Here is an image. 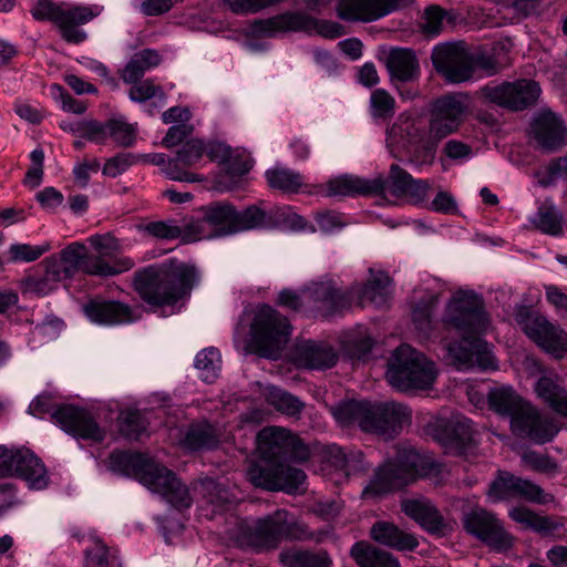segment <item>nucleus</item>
<instances>
[{"label": "nucleus", "mask_w": 567, "mask_h": 567, "mask_svg": "<svg viewBox=\"0 0 567 567\" xmlns=\"http://www.w3.org/2000/svg\"><path fill=\"white\" fill-rule=\"evenodd\" d=\"M231 12L241 13H257L266 8L276 6L284 0H223Z\"/></svg>", "instance_id": "nucleus-62"}, {"label": "nucleus", "mask_w": 567, "mask_h": 567, "mask_svg": "<svg viewBox=\"0 0 567 567\" xmlns=\"http://www.w3.org/2000/svg\"><path fill=\"white\" fill-rule=\"evenodd\" d=\"M401 508L406 516L415 520L431 534H444L446 524L439 509L426 498L405 499Z\"/></svg>", "instance_id": "nucleus-33"}, {"label": "nucleus", "mask_w": 567, "mask_h": 567, "mask_svg": "<svg viewBox=\"0 0 567 567\" xmlns=\"http://www.w3.org/2000/svg\"><path fill=\"white\" fill-rule=\"evenodd\" d=\"M146 427L147 422L140 411H126L118 417V431L127 440H138Z\"/></svg>", "instance_id": "nucleus-52"}, {"label": "nucleus", "mask_w": 567, "mask_h": 567, "mask_svg": "<svg viewBox=\"0 0 567 567\" xmlns=\"http://www.w3.org/2000/svg\"><path fill=\"white\" fill-rule=\"evenodd\" d=\"M267 225L266 213L256 206L238 212L227 202H214L196 210L186 224L185 238L195 241L212 239Z\"/></svg>", "instance_id": "nucleus-5"}, {"label": "nucleus", "mask_w": 567, "mask_h": 567, "mask_svg": "<svg viewBox=\"0 0 567 567\" xmlns=\"http://www.w3.org/2000/svg\"><path fill=\"white\" fill-rule=\"evenodd\" d=\"M199 494L216 509H224L233 502L231 493L214 478L205 477L199 481Z\"/></svg>", "instance_id": "nucleus-47"}, {"label": "nucleus", "mask_w": 567, "mask_h": 567, "mask_svg": "<svg viewBox=\"0 0 567 567\" xmlns=\"http://www.w3.org/2000/svg\"><path fill=\"white\" fill-rule=\"evenodd\" d=\"M509 517L543 537L563 538L567 532L566 524L561 518L538 515L523 506L512 508Z\"/></svg>", "instance_id": "nucleus-30"}, {"label": "nucleus", "mask_w": 567, "mask_h": 567, "mask_svg": "<svg viewBox=\"0 0 567 567\" xmlns=\"http://www.w3.org/2000/svg\"><path fill=\"white\" fill-rule=\"evenodd\" d=\"M154 493H158L172 506L182 509L192 505L188 488L166 466L156 463L153 458L140 481Z\"/></svg>", "instance_id": "nucleus-21"}, {"label": "nucleus", "mask_w": 567, "mask_h": 567, "mask_svg": "<svg viewBox=\"0 0 567 567\" xmlns=\"http://www.w3.org/2000/svg\"><path fill=\"white\" fill-rule=\"evenodd\" d=\"M328 535L326 529L311 530L305 522L284 508L262 517L239 519L233 530L238 546L257 553L274 550L284 540L320 544Z\"/></svg>", "instance_id": "nucleus-2"}, {"label": "nucleus", "mask_w": 567, "mask_h": 567, "mask_svg": "<svg viewBox=\"0 0 567 567\" xmlns=\"http://www.w3.org/2000/svg\"><path fill=\"white\" fill-rule=\"evenodd\" d=\"M0 473L25 481L30 488L43 489L49 476L43 462L28 447L0 445Z\"/></svg>", "instance_id": "nucleus-17"}, {"label": "nucleus", "mask_w": 567, "mask_h": 567, "mask_svg": "<svg viewBox=\"0 0 567 567\" xmlns=\"http://www.w3.org/2000/svg\"><path fill=\"white\" fill-rule=\"evenodd\" d=\"M400 0H339L337 16L347 22H373L391 13Z\"/></svg>", "instance_id": "nucleus-26"}, {"label": "nucleus", "mask_w": 567, "mask_h": 567, "mask_svg": "<svg viewBox=\"0 0 567 567\" xmlns=\"http://www.w3.org/2000/svg\"><path fill=\"white\" fill-rule=\"evenodd\" d=\"M205 155V141L200 138L187 140L176 152L174 158H169L165 167V174L169 179L194 183L200 181L199 176L188 169L195 167Z\"/></svg>", "instance_id": "nucleus-27"}, {"label": "nucleus", "mask_w": 567, "mask_h": 567, "mask_svg": "<svg viewBox=\"0 0 567 567\" xmlns=\"http://www.w3.org/2000/svg\"><path fill=\"white\" fill-rule=\"evenodd\" d=\"M431 60L436 72L447 83L460 84L473 79L472 53L462 41L434 47Z\"/></svg>", "instance_id": "nucleus-18"}, {"label": "nucleus", "mask_w": 567, "mask_h": 567, "mask_svg": "<svg viewBox=\"0 0 567 567\" xmlns=\"http://www.w3.org/2000/svg\"><path fill=\"white\" fill-rule=\"evenodd\" d=\"M532 134L538 146L546 152H555L567 143V127L550 111H544L534 118Z\"/></svg>", "instance_id": "nucleus-28"}, {"label": "nucleus", "mask_w": 567, "mask_h": 567, "mask_svg": "<svg viewBox=\"0 0 567 567\" xmlns=\"http://www.w3.org/2000/svg\"><path fill=\"white\" fill-rule=\"evenodd\" d=\"M30 158L32 165L27 171L23 182L30 188H37L42 183L44 152L41 148H35L31 152Z\"/></svg>", "instance_id": "nucleus-63"}, {"label": "nucleus", "mask_w": 567, "mask_h": 567, "mask_svg": "<svg viewBox=\"0 0 567 567\" xmlns=\"http://www.w3.org/2000/svg\"><path fill=\"white\" fill-rule=\"evenodd\" d=\"M437 303L439 295L435 292L424 291L419 297L415 296L412 306V319L416 329L421 332L426 333L431 330L432 318Z\"/></svg>", "instance_id": "nucleus-43"}, {"label": "nucleus", "mask_w": 567, "mask_h": 567, "mask_svg": "<svg viewBox=\"0 0 567 567\" xmlns=\"http://www.w3.org/2000/svg\"><path fill=\"white\" fill-rule=\"evenodd\" d=\"M137 131L136 124H130L118 118L109 120V137L120 146H133L136 141Z\"/></svg>", "instance_id": "nucleus-53"}, {"label": "nucleus", "mask_w": 567, "mask_h": 567, "mask_svg": "<svg viewBox=\"0 0 567 567\" xmlns=\"http://www.w3.org/2000/svg\"><path fill=\"white\" fill-rule=\"evenodd\" d=\"M535 392L555 413L567 419V389L558 375H542L535 384Z\"/></svg>", "instance_id": "nucleus-36"}, {"label": "nucleus", "mask_w": 567, "mask_h": 567, "mask_svg": "<svg viewBox=\"0 0 567 567\" xmlns=\"http://www.w3.org/2000/svg\"><path fill=\"white\" fill-rule=\"evenodd\" d=\"M370 112L372 117L386 120L395 112L394 97L383 89H377L370 96Z\"/></svg>", "instance_id": "nucleus-55"}, {"label": "nucleus", "mask_w": 567, "mask_h": 567, "mask_svg": "<svg viewBox=\"0 0 567 567\" xmlns=\"http://www.w3.org/2000/svg\"><path fill=\"white\" fill-rule=\"evenodd\" d=\"M32 17L38 21L53 22L61 37L69 43L79 44L86 39L80 25L91 21L95 13L87 7L66 8L51 0H39L31 9Z\"/></svg>", "instance_id": "nucleus-13"}, {"label": "nucleus", "mask_w": 567, "mask_h": 567, "mask_svg": "<svg viewBox=\"0 0 567 567\" xmlns=\"http://www.w3.org/2000/svg\"><path fill=\"white\" fill-rule=\"evenodd\" d=\"M350 557L359 567H401L393 554L365 540L355 542L352 545Z\"/></svg>", "instance_id": "nucleus-37"}, {"label": "nucleus", "mask_w": 567, "mask_h": 567, "mask_svg": "<svg viewBox=\"0 0 567 567\" xmlns=\"http://www.w3.org/2000/svg\"><path fill=\"white\" fill-rule=\"evenodd\" d=\"M198 281L194 266L177 259L140 268L134 272L133 287L150 306H174L188 297Z\"/></svg>", "instance_id": "nucleus-3"}, {"label": "nucleus", "mask_w": 567, "mask_h": 567, "mask_svg": "<svg viewBox=\"0 0 567 567\" xmlns=\"http://www.w3.org/2000/svg\"><path fill=\"white\" fill-rule=\"evenodd\" d=\"M436 377L434 362L405 343L393 351L388 362L386 380L402 392L430 389Z\"/></svg>", "instance_id": "nucleus-8"}, {"label": "nucleus", "mask_w": 567, "mask_h": 567, "mask_svg": "<svg viewBox=\"0 0 567 567\" xmlns=\"http://www.w3.org/2000/svg\"><path fill=\"white\" fill-rule=\"evenodd\" d=\"M339 355L334 348L324 342L306 341L295 351L296 363L309 370H326L334 367Z\"/></svg>", "instance_id": "nucleus-31"}, {"label": "nucleus", "mask_w": 567, "mask_h": 567, "mask_svg": "<svg viewBox=\"0 0 567 567\" xmlns=\"http://www.w3.org/2000/svg\"><path fill=\"white\" fill-rule=\"evenodd\" d=\"M279 559L285 567H332L333 561L324 549H289L280 553Z\"/></svg>", "instance_id": "nucleus-41"}, {"label": "nucleus", "mask_w": 567, "mask_h": 567, "mask_svg": "<svg viewBox=\"0 0 567 567\" xmlns=\"http://www.w3.org/2000/svg\"><path fill=\"white\" fill-rule=\"evenodd\" d=\"M82 310L91 322L100 326L128 324L137 319L130 305L102 297L90 299Z\"/></svg>", "instance_id": "nucleus-25"}, {"label": "nucleus", "mask_w": 567, "mask_h": 567, "mask_svg": "<svg viewBox=\"0 0 567 567\" xmlns=\"http://www.w3.org/2000/svg\"><path fill=\"white\" fill-rule=\"evenodd\" d=\"M522 460L533 470L539 473L554 475L558 472L557 462L547 454L536 451H528L523 454Z\"/></svg>", "instance_id": "nucleus-61"}, {"label": "nucleus", "mask_w": 567, "mask_h": 567, "mask_svg": "<svg viewBox=\"0 0 567 567\" xmlns=\"http://www.w3.org/2000/svg\"><path fill=\"white\" fill-rule=\"evenodd\" d=\"M466 107V95L462 93H449L432 102L429 123L439 142L458 131Z\"/></svg>", "instance_id": "nucleus-22"}, {"label": "nucleus", "mask_w": 567, "mask_h": 567, "mask_svg": "<svg viewBox=\"0 0 567 567\" xmlns=\"http://www.w3.org/2000/svg\"><path fill=\"white\" fill-rule=\"evenodd\" d=\"M84 567H122L117 550L110 548L100 538H94L84 551Z\"/></svg>", "instance_id": "nucleus-44"}, {"label": "nucleus", "mask_w": 567, "mask_h": 567, "mask_svg": "<svg viewBox=\"0 0 567 567\" xmlns=\"http://www.w3.org/2000/svg\"><path fill=\"white\" fill-rule=\"evenodd\" d=\"M464 527L485 544L497 549L512 546V537L505 532L501 522L489 512L475 508L464 517Z\"/></svg>", "instance_id": "nucleus-24"}, {"label": "nucleus", "mask_w": 567, "mask_h": 567, "mask_svg": "<svg viewBox=\"0 0 567 567\" xmlns=\"http://www.w3.org/2000/svg\"><path fill=\"white\" fill-rule=\"evenodd\" d=\"M334 416L344 425L355 422L364 432L393 436L402 424L410 420L411 411L396 402L372 405L367 402L350 401L339 405Z\"/></svg>", "instance_id": "nucleus-7"}, {"label": "nucleus", "mask_w": 567, "mask_h": 567, "mask_svg": "<svg viewBox=\"0 0 567 567\" xmlns=\"http://www.w3.org/2000/svg\"><path fill=\"white\" fill-rule=\"evenodd\" d=\"M29 412L38 417L50 414L62 430L75 437L96 443L102 442L105 437V431L87 410L72 404L55 406L50 394L38 395L30 403Z\"/></svg>", "instance_id": "nucleus-9"}, {"label": "nucleus", "mask_w": 567, "mask_h": 567, "mask_svg": "<svg viewBox=\"0 0 567 567\" xmlns=\"http://www.w3.org/2000/svg\"><path fill=\"white\" fill-rule=\"evenodd\" d=\"M58 282L45 272L42 276L29 277L24 281V291L35 296H45L55 289Z\"/></svg>", "instance_id": "nucleus-64"}, {"label": "nucleus", "mask_w": 567, "mask_h": 567, "mask_svg": "<svg viewBox=\"0 0 567 567\" xmlns=\"http://www.w3.org/2000/svg\"><path fill=\"white\" fill-rule=\"evenodd\" d=\"M443 322L463 334L462 340L447 346V355L457 370L497 369L489 344L480 337L489 326L481 296L473 291H456L446 305Z\"/></svg>", "instance_id": "nucleus-1"}, {"label": "nucleus", "mask_w": 567, "mask_h": 567, "mask_svg": "<svg viewBox=\"0 0 567 567\" xmlns=\"http://www.w3.org/2000/svg\"><path fill=\"white\" fill-rule=\"evenodd\" d=\"M145 230L153 237L166 240L183 238L184 241L189 243L185 238L186 224L184 227L178 226L174 220L152 221L145 226Z\"/></svg>", "instance_id": "nucleus-57"}, {"label": "nucleus", "mask_w": 567, "mask_h": 567, "mask_svg": "<svg viewBox=\"0 0 567 567\" xmlns=\"http://www.w3.org/2000/svg\"><path fill=\"white\" fill-rule=\"evenodd\" d=\"M480 94L488 103L511 111H523L537 102L540 87L535 81L523 79L498 85L487 84L480 89Z\"/></svg>", "instance_id": "nucleus-19"}, {"label": "nucleus", "mask_w": 567, "mask_h": 567, "mask_svg": "<svg viewBox=\"0 0 567 567\" xmlns=\"http://www.w3.org/2000/svg\"><path fill=\"white\" fill-rule=\"evenodd\" d=\"M386 184L382 177L367 179L343 175L328 182L327 193L329 196H378L384 193Z\"/></svg>", "instance_id": "nucleus-29"}, {"label": "nucleus", "mask_w": 567, "mask_h": 567, "mask_svg": "<svg viewBox=\"0 0 567 567\" xmlns=\"http://www.w3.org/2000/svg\"><path fill=\"white\" fill-rule=\"evenodd\" d=\"M287 317L269 305L259 306L250 323V348L261 358L277 359L291 336Z\"/></svg>", "instance_id": "nucleus-10"}, {"label": "nucleus", "mask_w": 567, "mask_h": 567, "mask_svg": "<svg viewBox=\"0 0 567 567\" xmlns=\"http://www.w3.org/2000/svg\"><path fill=\"white\" fill-rule=\"evenodd\" d=\"M442 472L440 463L421 455L414 447L398 446L394 454L375 468L362 496H382L405 487L417 477L440 478Z\"/></svg>", "instance_id": "nucleus-4"}, {"label": "nucleus", "mask_w": 567, "mask_h": 567, "mask_svg": "<svg viewBox=\"0 0 567 567\" xmlns=\"http://www.w3.org/2000/svg\"><path fill=\"white\" fill-rule=\"evenodd\" d=\"M58 256L72 278L79 271L90 276L112 277L128 271L135 266V261L130 257H120L110 264L99 256L87 254L86 247L78 241L68 245Z\"/></svg>", "instance_id": "nucleus-15"}, {"label": "nucleus", "mask_w": 567, "mask_h": 567, "mask_svg": "<svg viewBox=\"0 0 567 567\" xmlns=\"http://www.w3.org/2000/svg\"><path fill=\"white\" fill-rule=\"evenodd\" d=\"M515 498H523L537 504L548 502L547 495L539 485L519 476H516Z\"/></svg>", "instance_id": "nucleus-60"}, {"label": "nucleus", "mask_w": 567, "mask_h": 567, "mask_svg": "<svg viewBox=\"0 0 567 567\" xmlns=\"http://www.w3.org/2000/svg\"><path fill=\"white\" fill-rule=\"evenodd\" d=\"M439 144L429 121L412 113H401L386 130L390 153L399 157L401 152H405L417 165L433 164Z\"/></svg>", "instance_id": "nucleus-6"}, {"label": "nucleus", "mask_w": 567, "mask_h": 567, "mask_svg": "<svg viewBox=\"0 0 567 567\" xmlns=\"http://www.w3.org/2000/svg\"><path fill=\"white\" fill-rule=\"evenodd\" d=\"M370 537L380 545L400 551L414 550L419 546L414 535L386 520L375 522L370 529Z\"/></svg>", "instance_id": "nucleus-35"}, {"label": "nucleus", "mask_w": 567, "mask_h": 567, "mask_svg": "<svg viewBox=\"0 0 567 567\" xmlns=\"http://www.w3.org/2000/svg\"><path fill=\"white\" fill-rule=\"evenodd\" d=\"M261 456L290 464L307 456V449L291 431L280 426H266L257 434Z\"/></svg>", "instance_id": "nucleus-20"}, {"label": "nucleus", "mask_w": 567, "mask_h": 567, "mask_svg": "<svg viewBox=\"0 0 567 567\" xmlns=\"http://www.w3.org/2000/svg\"><path fill=\"white\" fill-rule=\"evenodd\" d=\"M353 293L337 288L331 281L316 282L301 295L288 289L282 290L278 303L295 311L309 307L317 315L328 318L349 308Z\"/></svg>", "instance_id": "nucleus-11"}, {"label": "nucleus", "mask_w": 567, "mask_h": 567, "mask_svg": "<svg viewBox=\"0 0 567 567\" xmlns=\"http://www.w3.org/2000/svg\"><path fill=\"white\" fill-rule=\"evenodd\" d=\"M533 223L545 234L558 236L563 233V217L553 207H540Z\"/></svg>", "instance_id": "nucleus-56"}, {"label": "nucleus", "mask_w": 567, "mask_h": 567, "mask_svg": "<svg viewBox=\"0 0 567 567\" xmlns=\"http://www.w3.org/2000/svg\"><path fill=\"white\" fill-rule=\"evenodd\" d=\"M220 353L216 348H207L202 350L195 359V367L200 371V378L213 383L220 371Z\"/></svg>", "instance_id": "nucleus-50"}, {"label": "nucleus", "mask_w": 567, "mask_h": 567, "mask_svg": "<svg viewBox=\"0 0 567 567\" xmlns=\"http://www.w3.org/2000/svg\"><path fill=\"white\" fill-rule=\"evenodd\" d=\"M248 481L258 488L288 494L295 493L306 480L302 470L265 456L252 462L247 470Z\"/></svg>", "instance_id": "nucleus-14"}, {"label": "nucleus", "mask_w": 567, "mask_h": 567, "mask_svg": "<svg viewBox=\"0 0 567 567\" xmlns=\"http://www.w3.org/2000/svg\"><path fill=\"white\" fill-rule=\"evenodd\" d=\"M51 249L49 243L39 246L29 244H14L9 248V260L12 262L23 261L31 262L39 259L42 255Z\"/></svg>", "instance_id": "nucleus-59"}, {"label": "nucleus", "mask_w": 567, "mask_h": 567, "mask_svg": "<svg viewBox=\"0 0 567 567\" xmlns=\"http://www.w3.org/2000/svg\"><path fill=\"white\" fill-rule=\"evenodd\" d=\"M446 444L453 445L457 449H464L473 440V425L472 422L464 416H455L449 421L445 427Z\"/></svg>", "instance_id": "nucleus-46"}, {"label": "nucleus", "mask_w": 567, "mask_h": 567, "mask_svg": "<svg viewBox=\"0 0 567 567\" xmlns=\"http://www.w3.org/2000/svg\"><path fill=\"white\" fill-rule=\"evenodd\" d=\"M268 185L282 193H298L303 186V176L289 168L276 167L265 174Z\"/></svg>", "instance_id": "nucleus-45"}, {"label": "nucleus", "mask_w": 567, "mask_h": 567, "mask_svg": "<svg viewBox=\"0 0 567 567\" xmlns=\"http://www.w3.org/2000/svg\"><path fill=\"white\" fill-rule=\"evenodd\" d=\"M151 461V457L142 453L117 451L111 454L110 466L113 472L133 476L140 482Z\"/></svg>", "instance_id": "nucleus-40"}, {"label": "nucleus", "mask_w": 567, "mask_h": 567, "mask_svg": "<svg viewBox=\"0 0 567 567\" xmlns=\"http://www.w3.org/2000/svg\"><path fill=\"white\" fill-rule=\"evenodd\" d=\"M389 284L390 279L384 274L374 276L357 292L360 298V302L364 303L365 301H369L378 307L385 305L388 300L386 288Z\"/></svg>", "instance_id": "nucleus-49"}, {"label": "nucleus", "mask_w": 567, "mask_h": 567, "mask_svg": "<svg viewBox=\"0 0 567 567\" xmlns=\"http://www.w3.org/2000/svg\"><path fill=\"white\" fill-rule=\"evenodd\" d=\"M219 436L218 430L207 421L194 422L185 430L181 444L192 452L213 450L218 446Z\"/></svg>", "instance_id": "nucleus-38"}, {"label": "nucleus", "mask_w": 567, "mask_h": 567, "mask_svg": "<svg viewBox=\"0 0 567 567\" xmlns=\"http://www.w3.org/2000/svg\"><path fill=\"white\" fill-rule=\"evenodd\" d=\"M450 13L437 4H431L424 9L422 30L427 35H437L443 29L445 19Z\"/></svg>", "instance_id": "nucleus-58"}, {"label": "nucleus", "mask_w": 567, "mask_h": 567, "mask_svg": "<svg viewBox=\"0 0 567 567\" xmlns=\"http://www.w3.org/2000/svg\"><path fill=\"white\" fill-rule=\"evenodd\" d=\"M266 398L277 411L290 416L300 414L305 408V404L297 396L276 386L267 389Z\"/></svg>", "instance_id": "nucleus-48"}, {"label": "nucleus", "mask_w": 567, "mask_h": 567, "mask_svg": "<svg viewBox=\"0 0 567 567\" xmlns=\"http://www.w3.org/2000/svg\"><path fill=\"white\" fill-rule=\"evenodd\" d=\"M161 55L156 50L144 49L136 52L125 65L122 79L125 83H134L143 78L146 71L161 63Z\"/></svg>", "instance_id": "nucleus-42"}, {"label": "nucleus", "mask_w": 567, "mask_h": 567, "mask_svg": "<svg viewBox=\"0 0 567 567\" xmlns=\"http://www.w3.org/2000/svg\"><path fill=\"white\" fill-rule=\"evenodd\" d=\"M73 134L96 144H105L109 138V121L84 120L74 123Z\"/></svg>", "instance_id": "nucleus-51"}, {"label": "nucleus", "mask_w": 567, "mask_h": 567, "mask_svg": "<svg viewBox=\"0 0 567 567\" xmlns=\"http://www.w3.org/2000/svg\"><path fill=\"white\" fill-rule=\"evenodd\" d=\"M251 32L258 37L269 38L279 32H307L337 39L344 34V27L334 21L318 20L303 12H286L254 21Z\"/></svg>", "instance_id": "nucleus-12"}, {"label": "nucleus", "mask_w": 567, "mask_h": 567, "mask_svg": "<svg viewBox=\"0 0 567 567\" xmlns=\"http://www.w3.org/2000/svg\"><path fill=\"white\" fill-rule=\"evenodd\" d=\"M390 192L398 197H405L414 205L425 200L430 184L424 179H414L410 173L392 164L389 174Z\"/></svg>", "instance_id": "nucleus-32"}, {"label": "nucleus", "mask_w": 567, "mask_h": 567, "mask_svg": "<svg viewBox=\"0 0 567 567\" xmlns=\"http://www.w3.org/2000/svg\"><path fill=\"white\" fill-rule=\"evenodd\" d=\"M515 320L526 336L546 352L560 359L567 353V333L528 307H519Z\"/></svg>", "instance_id": "nucleus-16"}, {"label": "nucleus", "mask_w": 567, "mask_h": 567, "mask_svg": "<svg viewBox=\"0 0 567 567\" xmlns=\"http://www.w3.org/2000/svg\"><path fill=\"white\" fill-rule=\"evenodd\" d=\"M385 65L392 81L406 83L420 76L419 60L412 49H391L385 58Z\"/></svg>", "instance_id": "nucleus-34"}, {"label": "nucleus", "mask_w": 567, "mask_h": 567, "mask_svg": "<svg viewBox=\"0 0 567 567\" xmlns=\"http://www.w3.org/2000/svg\"><path fill=\"white\" fill-rule=\"evenodd\" d=\"M516 475L498 471L497 477L489 484L488 496L494 501L515 498Z\"/></svg>", "instance_id": "nucleus-54"}, {"label": "nucleus", "mask_w": 567, "mask_h": 567, "mask_svg": "<svg viewBox=\"0 0 567 567\" xmlns=\"http://www.w3.org/2000/svg\"><path fill=\"white\" fill-rule=\"evenodd\" d=\"M511 430L515 436L539 445L551 442L559 432L556 422L530 402L511 420Z\"/></svg>", "instance_id": "nucleus-23"}, {"label": "nucleus", "mask_w": 567, "mask_h": 567, "mask_svg": "<svg viewBox=\"0 0 567 567\" xmlns=\"http://www.w3.org/2000/svg\"><path fill=\"white\" fill-rule=\"evenodd\" d=\"M488 406L499 415L515 417L528 403L511 385H498L487 393Z\"/></svg>", "instance_id": "nucleus-39"}]
</instances>
